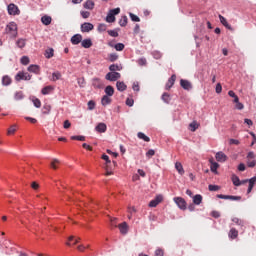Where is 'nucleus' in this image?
Returning a JSON list of instances; mask_svg holds the SVG:
<instances>
[{"label":"nucleus","instance_id":"nucleus-1","mask_svg":"<svg viewBox=\"0 0 256 256\" xmlns=\"http://www.w3.org/2000/svg\"><path fill=\"white\" fill-rule=\"evenodd\" d=\"M121 13V8H115L109 11L106 16L107 23H115V15H119Z\"/></svg>","mask_w":256,"mask_h":256},{"label":"nucleus","instance_id":"nucleus-2","mask_svg":"<svg viewBox=\"0 0 256 256\" xmlns=\"http://www.w3.org/2000/svg\"><path fill=\"white\" fill-rule=\"evenodd\" d=\"M6 33L11 35V37H17V24L15 22H10L6 26Z\"/></svg>","mask_w":256,"mask_h":256},{"label":"nucleus","instance_id":"nucleus-3","mask_svg":"<svg viewBox=\"0 0 256 256\" xmlns=\"http://www.w3.org/2000/svg\"><path fill=\"white\" fill-rule=\"evenodd\" d=\"M174 202L176 203V205H178L179 209H182V211H185V209H187V202L185 201V199L181 197H175Z\"/></svg>","mask_w":256,"mask_h":256},{"label":"nucleus","instance_id":"nucleus-4","mask_svg":"<svg viewBox=\"0 0 256 256\" xmlns=\"http://www.w3.org/2000/svg\"><path fill=\"white\" fill-rule=\"evenodd\" d=\"M105 79L107 81H117V79H121V73L119 72H109L106 74Z\"/></svg>","mask_w":256,"mask_h":256},{"label":"nucleus","instance_id":"nucleus-5","mask_svg":"<svg viewBox=\"0 0 256 256\" xmlns=\"http://www.w3.org/2000/svg\"><path fill=\"white\" fill-rule=\"evenodd\" d=\"M15 79L16 81H31V75L29 73L18 72Z\"/></svg>","mask_w":256,"mask_h":256},{"label":"nucleus","instance_id":"nucleus-6","mask_svg":"<svg viewBox=\"0 0 256 256\" xmlns=\"http://www.w3.org/2000/svg\"><path fill=\"white\" fill-rule=\"evenodd\" d=\"M8 13L10 15H20L21 14V10H19V7H17V5L9 4L8 5Z\"/></svg>","mask_w":256,"mask_h":256},{"label":"nucleus","instance_id":"nucleus-7","mask_svg":"<svg viewBox=\"0 0 256 256\" xmlns=\"http://www.w3.org/2000/svg\"><path fill=\"white\" fill-rule=\"evenodd\" d=\"M93 29H95V26H93L92 23L85 22L81 25L82 33H89V31H93Z\"/></svg>","mask_w":256,"mask_h":256},{"label":"nucleus","instance_id":"nucleus-8","mask_svg":"<svg viewBox=\"0 0 256 256\" xmlns=\"http://www.w3.org/2000/svg\"><path fill=\"white\" fill-rule=\"evenodd\" d=\"M180 85L182 89H185L186 91H190V89H193V85L188 80H180Z\"/></svg>","mask_w":256,"mask_h":256},{"label":"nucleus","instance_id":"nucleus-9","mask_svg":"<svg viewBox=\"0 0 256 256\" xmlns=\"http://www.w3.org/2000/svg\"><path fill=\"white\" fill-rule=\"evenodd\" d=\"M82 41H83V36L81 34H75L71 38L72 45H79V43H82Z\"/></svg>","mask_w":256,"mask_h":256},{"label":"nucleus","instance_id":"nucleus-10","mask_svg":"<svg viewBox=\"0 0 256 256\" xmlns=\"http://www.w3.org/2000/svg\"><path fill=\"white\" fill-rule=\"evenodd\" d=\"M177 79V76L175 74H173L167 81L166 83V90L169 91V89H171V87H173V85H175V81Z\"/></svg>","mask_w":256,"mask_h":256},{"label":"nucleus","instance_id":"nucleus-11","mask_svg":"<svg viewBox=\"0 0 256 256\" xmlns=\"http://www.w3.org/2000/svg\"><path fill=\"white\" fill-rule=\"evenodd\" d=\"M228 157L226 156L225 153L223 152H217L216 153V161H218V163H225V161H227Z\"/></svg>","mask_w":256,"mask_h":256},{"label":"nucleus","instance_id":"nucleus-12","mask_svg":"<svg viewBox=\"0 0 256 256\" xmlns=\"http://www.w3.org/2000/svg\"><path fill=\"white\" fill-rule=\"evenodd\" d=\"M119 231L122 235H127L129 231V226L127 225V222H123L118 225Z\"/></svg>","mask_w":256,"mask_h":256},{"label":"nucleus","instance_id":"nucleus-13","mask_svg":"<svg viewBox=\"0 0 256 256\" xmlns=\"http://www.w3.org/2000/svg\"><path fill=\"white\" fill-rule=\"evenodd\" d=\"M161 201H163V196L158 195L155 197V199L150 201L149 207H157V205H159V203H161Z\"/></svg>","mask_w":256,"mask_h":256},{"label":"nucleus","instance_id":"nucleus-14","mask_svg":"<svg viewBox=\"0 0 256 256\" xmlns=\"http://www.w3.org/2000/svg\"><path fill=\"white\" fill-rule=\"evenodd\" d=\"M28 71L30 73H35L36 75H39V73H41V68L39 67V65L32 64L28 67Z\"/></svg>","mask_w":256,"mask_h":256},{"label":"nucleus","instance_id":"nucleus-15","mask_svg":"<svg viewBox=\"0 0 256 256\" xmlns=\"http://www.w3.org/2000/svg\"><path fill=\"white\" fill-rule=\"evenodd\" d=\"M219 20H220V23H222V25L226 27V29H228L229 31H233V27L230 26L229 22H227V19L225 17H223L222 15H219Z\"/></svg>","mask_w":256,"mask_h":256},{"label":"nucleus","instance_id":"nucleus-16","mask_svg":"<svg viewBox=\"0 0 256 256\" xmlns=\"http://www.w3.org/2000/svg\"><path fill=\"white\" fill-rule=\"evenodd\" d=\"M95 130L97 133H105L107 131V124L101 122L95 127Z\"/></svg>","mask_w":256,"mask_h":256},{"label":"nucleus","instance_id":"nucleus-17","mask_svg":"<svg viewBox=\"0 0 256 256\" xmlns=\"http://www.w3.org/2000/svg\"><path fill=\"white\" fill-rule=\"evenodd\" d=\"M81 46L84 48V49H89L91 47H93V41H91V39H84L82 40L81 42Z\"/></svg>","mask_w":256,"mask_h":256},{"label":"nucleus","instance_id":"nucleus-18","mask_svg":"<svg viewBox=\"0 0 256 256\" xmlns=\"http://www.w3.org/2000/svg\"><path fill=\"white\" fill-rule=\"evenodd\" d=\"M228 237L230 239H237V237H239V231L235 228H231L228 233Z\"/></svg>","mask_w":256,"mask_h":256},{"label":"nucleus","instance_id":"nucleus-19","mask_svg":"<svg viewBox=\"0 0 256 256\" xmlns=\"http://www.w3.org/2000/svg\"><path fill=\"white\" fill-rule=\"evenodd\" d=\"M84 9H89L90 11H93V9H95V2H93L92 0H87L84 4H83Z\"/></svg>","mask_w":256,"mask_h":256},{"label":"nucleus","instance_id":"nucleus-20","mask_svg":"<svg viewBox=\"0 0 256 256\" xmlns=\"http://www.w3.org/2000/svg\"><path fill=\"white\" fill-rule=\"evenodd\" d=\"M92 85L95 89H101V87H103V82H101V79L99 78H94L92 79Z\"/></svg>","mask_w":256,"mask_h":256},{"label":"nucleus","instance_id":"nucleus-21","mask_svg":"<svg viewBox=\"0 0 256 256\" xmlns=\"http://www.w3.org/2000/svg\"><path fill=\"white\" fill-rule=\"evenodd\" d=\"M51 21H53L51 16L45 15L41 17V23H43V25H51Z\"/></svg>","mask_w":256,"mask_h":256},{"label":"nucleus","instance_id":"nucleus-22","mask_svg":"<svg viewBox=\"0 0 256 256\" xmlns=\"http://www.w3.org/2000/svg\"><path fill=\"white\" fill-rule=\"evenodd\" d=\"M248 182H249V187H248L247 193H251V191H253V187H255L256 177H252L251 179L248 180Z\"/></svg>","mask_w":256,"mask_h":256},{"label":"nucleus","instance_id":"nucleus-23","mask_svg":"<svg viewBox=\"0 0 256 256\" xmlns=\"http://www.w3.org/2000/svg\"><path fill=\"white\" fill-rule=\"evenodd\" d=\"M44 55L46 59H51L55 55V50H53V48H48L46 49Z\"/></svg>","mask_w":256,"mask_h":256},{"label":"nucleus","instance_id":"nucleus-24","mask_svg":"<svg viewBox=\"0 0 256 256\" xmlns=\"http://www.w3.org/2000/svg\"><path fill=\"white\" fill-rule=\"evenodd\" d=\"M175 169L178 171L179 175L185 174V170L183 169V165L181 164V162L175 163Z\"/></svg>","mask_w":256,"mask_h":256},{"label":"nucleus","instance_id":"nucleus-25","mask_svg":"<svg viewBox=\"0 0 256 256\" xmlns=\"http://www.w3.org/2000/svg\"><path fill=\"white\" fill-rule=\"evenodd\" d=\"M193 203L194 205H199L200 203H203V196L201 194H197L193 197Z\"/></svg>","mask_w":256,"mask_h":256},{"label":"nucleus","instance_id":"nucleus-26","mask_svg":"<svg viewBox=\"0 0 256 256\" xmlns=\"http://www.w3.org/2000/svg\"><path fill=\"white\" fill-rule=\"evenodd\" d=\"M16 45H17V47H19V49H23L25 47V45H27V40L20 38L16 41Z\"/></svg>","mask_w":256,"mask_h":256},{"label":"nucleus","instance_id":"nucleus-27","mask_svg":"<svg viewBox=\"0 0 256 256\" xmlns=\"http://www.w3.org/2000/svg\"><path fill=\"white\" fill-rule=\"evenodd\" d=\"M105 93L108 97H113V95L115 94V89L113 88V86H107L105 88Z\"/></svg>","mask_w":256,"mask_h":256},{"label":"nucleus","instance_id":"nucleus-28","mask_svg":"<svg viewBox=\"0 0 256 256\" xmlns=\"http://www.w3.org/2000/svg\"><path fill=\"white\" fill-rule=\"evenodd\" d=\"M137 137L138 139H142L146 143H149V141H151V138H149V136L145 135V133L143 132H138Z\"/></svg>","mask_w":256,"mask_h":256},{"label":"nucleus","instance_id":"nucleus-29","mask_svg":"<svg viewBox=\"0 0 256 256\" xmlns=\"http://www.w3.org/2000/svg\"><path fill=\"white\" fill-rule=\"evenodd\" d=\"M233 223H235V225H238L239 227H245V221L242 219H239L237 217L232 218Z\"/></svg>","mask_w":256,"mask_h":256},{"label":"nucleus","instance_id":"nucleus-30","mask_svg":"<svg viewBox=\"0 0 256 256\" xmlns=\"http://www.w3.org/2000/svg\"><path fill=\"white\" fill-rule=\"evenodd\" d=\"M12 83L11 77H9L8 75L3 76L2 78V85H4L5 87L9 86Z\"/></svg>","mask_w":256,"mask_h":256},{"label":"nucleus","instance_id":"nucleus-31","mask_svg":"<svg viewBox=\"0 0 256 256\" xmlns=\"http://www.w3.org/2000/svg\"><path fill=\"white\" fill-rule=\"evenodd\" d=\"M232 183L235 185V187H239L241 185V180L239 179V176L237 175H232Z\"/></svg>","mask_w":256,"mask_h":256},{"label":"nucleus","instance_id":"nucleus-32","mask_svg":"<svg viewBox=\"0 0 256 256\" xmlns=\"http://www.w3.org/2000/svg\"><path fill=\"white\" fill-rule=\"evenodd\" d=\"M101 104L106 107V105H110L111 104V99L109 98V96L105 95L102 97L101 100Z\"/></svg>","mask_w":256,"mask_h":256},{"label":"nucleus","instance_id":"nucleus-33","mask_svg":"<svg viewBox=\"0 0 256 256\" xmlns=\"http://www.w3.org/2000/svg\"><path fill=\"white\" fill-rule=\"evenodd\" d=\"M43 115H49L51 113V105L45 104L42 108Z\"/></svg>","mask_w":256,"mask_h":256},{"label":"nucleus","instance_id":"nucleus-34","mask_svg":"<svg viewBox=\"0 0 256 256\" xmlns=\"http://www.w3.org/2000/svg\"><path fill=\"white\" fill-rule=\"evenodd\" d=\"M189 127L192 133H195V131L199 129V123H197V121H193L192 123H190Z\"/></svg>","mask_w":256,"mask_h":256},{"label":"nucleus","instance_id":"nucleus-35","mask_svg":"<svg viewBox=\"0 0 256 256\" xmlns=\"http://www.w3.org/2000/svg\"><path fill=\"white\" fill-rule=\"evenodd\" d=\"M53 91V86H46L41 90L42 95H49Z\"/></svg>","mask_w":256,"mask_h":256},{"label":"nucleus","instance_id":"nucleus-36","mask_svg":"<svg viewBox=\"0 0 256 256\" xmlns=\"http://www.w3.org/2000/svg\"><path fill=\"white\" fill-rule=\"evenodd\" d=\"M116 87L119 91H125L127 89L125 82H117Z\"/></svg>","mask_w":256,"mask_h":256},{"label":"nucleus","instance_id":"nucleus-37","mask_svg":"<svg viewBox=\"0 0 256 256\" xmlns=\"http://www.w3.org/2000/svg\"><path fill=\"white\" fill-rule=\"evenodd\" d=\"M127 16H122V18L119 20L120 27H127Z\"/></svg>","mask_w":256,"mask_h":256},{"label":"nucleus","instance_id":"nucleus-38","mask_svg":"<svg viewBox=\"0 0 256 256\" xmlns=\"http://www.w3.org/2000/svg\"><path fill=\"white\" fill-rule=\"evenodd\" d=\"M217 169H219V164L217 162H212L210 166L212 173L217 174Z\"/></svg>","mask_w":256,"mask_h":256},{"label":"nucleus","instance_id":"nucleus-39","mask_svg":"<svg viewBox=\"0 0 256 256\" xmlns=\"http://www.w3.org/2000/svg\"><path fill=\"white\" fill-rule=\"evenodd\" d=\"M110 71H112V73H115V71H121V66L117 65V64H112L109 66Z\"/></svg>","mask_w":256,"mask_h":256},{"label":"nucleus","instance_id":"nucleus-40","mask_svg":"<svg viewBox=\"0 0 256 256\" xmlns=\"http://www.w3.org/2000/svg\"><path fill=\"white\" fill-rule=\"evenodd\" d=\"M162 101H164V103H169L171 101V96L169 95V93L165 92L162 95Z\"/></svg>","mask_w":256,"mask_h":256},{"label":"nucleus","instance_id":"nucleus-41","mask_svg":"<svg viewBox=\"0 0 256 256\" xmlns=\"http://www.w3.org/2000/svg\"><path fill=\"white\" fill-rule=\"evenodd\" d=\"M118 59H119V55L115 53L109 54V61L111 63H115V61H117Z\"/></svg>","mask_w":256,"mask_h":256},{"label":"nucleus","instance_id":"nucleus-42","mask_svg":"<svg viewBox=\"0 0 256 256\" xmlns=\"http://www.w3.org/2000/svg\"><path fill=\"white\" fill-rule=\"evenodd\" d=\"M17 131V125H12L7 131V135H13Z\"/></svg>","mask_w":256,"mask_h":256},{"label":"nucleus","instance_id":"nucleus-43","mask_svg":"<svg viewBox=\"0 0 256 256\" xmlns=\"http://www.w3.org/2000/svg\"><path fill=\"white\" fill-rule=\"evenodd\" d=\"M129 16H130L131 21H134L135 23H139V21H141L139 16H137V15H135L133 13H130Z\"/></svg>","mask_w":256,"mask_h":256},{"label":"nucleus","instance_id":"nucleus-44","mask_svg":"<svg viewBox=\"0 0 256 256\" xmlns=\"http://www.w3.org/2000/svg\"><path fill=\"white\" fill-rule=\"evenodd\" d=\"M59 79H61V74L60 72H54L52 74V81H59Z\"/></svg>","mask_w":256,"mask_h":256},{"label":"nucleus","instance_id":"nucleus-45","mask_svg":"<svg viewBox=\"0 0 256 256\" xmlns=\"http://www.w3.org/2000/svg\"><path fill=\"white\" fill-rule=\"evenodd\" d=\"M115 50L116 51H123V49H125V44L123 43H117L115 46H114Z\"/></svg>","mask_w":256,"mask_h":256},{"label":"nucleus","instance_id":"nucleus-46","mask_svg":"<svg viewBox=\"0 0 256 256\" xmlns=\"http://www.w3.org/2000/svg\"><path fill=\"white\" fill-rule=\"evenodd\" d=\"M138 65H140V67H145V65H147V59L145 58H140L137 61Z\"/></svg>","mask_w":256,"mask_h":256},{"label":"nucleus","instance_id":"nucleus-47","mask_svg":"<svg viewBox=\"0 0 256 256\" xmlns=\"http://www.w3.org/2000/svg\"><path fill=\"white\" fill-rule=\"evenodd\" d=\"M235 109H238V111H243V109H245V105H243L241 102H236Z\"/></svg>","mask_w":256,"mask_h":256},{"label":"nucleus","instance_id":"nucleus-48","mask_svg":"<svg viewBox=\"0 0 256 256\" xmlns=\"http://www.w3.org/2000/svg\"><path fill=\"white\" fill-rule=\"evenodd\" d=\"M98 31L100 33H103V31H107V24H99L98 25Z\"/></svg>","mask_w":256,"mask_h":256},{"label":"nucleus","instance_id":"nucleus-49","mask_svg":"<svg viewBox=\"0 0 256 256\" xmlns=\"http://www.w3.org/2000/svg\"><path fill=\"white\" fill-rule=\"evenodd\" d=\"M208 189H209V191H219V189H221V187L217 186V185L210 184L208 186Z\"/></svg>","mask_w":256,"mask_h":256},{"label":"nucleus","instance_id":"nucleus-50","mask_svg":"<svg viewBox=\"0 0 256 256\" xmlns=\"http://www.w3.org/2000/svg\"><path fill=\"white\" fill-rule=\"evenodd\" d=\"M81 16L83 19H89V17H91V13L89 11H81Z\"/></svg>","mask_w":256,"mask_h":256},{"label":"nucleus","instance_id":"nucleus-51","mask_svg":"<svg viewBox=\"0 0 256 256\" xmlns=\"http://www.w3.org/2000/svg\"><path fill=\"white\" fill-rule=\"evenodd\" d=\"M77 83H78L79 87H81V88L85 87V78H78Z\"/></svg>","mask_w":256,"mask_h":256},{"label":"nucleus","instance_id":"nucleus-52","mask_svg":"<svg viewBox=\"0 0 256 256\" xmlns=\"http://www.w3.org/2000/svg\"><path fill=\"white\" fill-rule=\"evenodd\" d=\"M72 141H85V136H72Z\"/></svg>","mask_w":256,"mask_h":256},{"label":"nucleus","instance_id":"nucleus-53","mask_svg":"<svg viewBox=\"0 0 256 256\" xmlns=\"http://www.w3.org/2000/svg\"><path fill=\"white\" fill-rule=\"evenodd\" d=\"M155 155V150L150 149L146 152V157H148V159H151V157H153Z\"/></svg>","mask_w":256,"mask_h":256},{"label":"nucleus","instance_id":"nucleus-54","mask_svg":"<svg viewBox=\"0 0 256 256\" xmlns=\"http://www.w3.org/2000/svg\"><path fill=\"white\" fill-rule=\"evenodd\" d=\"M108 35H110V37H119V33L115 30H108Z\"/></svg>","mask_w":256,"mask_h":256},{"label":"nucleus","instance_id":"nucleus-55","mask_svg":"<svg viewBox=\"0 0 256 256\" xmlns=\"http://www.w3.org/2000/svg\"><path fill=\"white\" fill-rule=\"evenodd\" d=\"M256 161L253 159H247V166L248 167H255Z\"/></svg>","mask_w":256,"mask_h":256},{"label":"nucleus","instance_id":"nucleus-56","mask_svg":"<svg viewBox=\"0 0 256 256\" xmlns=\"http://www.w3.org/2000/svg\"><path fill=\"white\" fill-rule=\"evenodd\" d=\"M21 63H22V65H29V57L23 56L21 58Z\"/></svg>","mask_w":256,"mask_h":256},{"label":"nucleus","instance_id":"nucleus-57","mask_svg":"<svg viewBox=\"0 0 256 256\" xmlns=\"http://www.w3.org/2000/svg\"><path fill=\"white\" fill-rule=\"evenodd\" d=\"M88 109H89L90 111H93V109H95V101L90 100V101L88 102Z\"/></svg>","mask_w":256,"mask_h":256},{"label":"nucleus","instance_id":"nucleus-58","mask_svg":"<svg viewBox=\"0 0 256 256\" xmlns=\"http://www.w3.org/2000/svg\"><path fill=\"white\" fill-rule=\"evenodd\" d=\"M33 103H34V107H37V109L41 107V100H39L38 98L34 99Z\"/></svg>","mask_w":256,"mask_h":256},{"label":"nucleus","instance_id":"nucleus-59","mask_svg":"<svg viewBox=\"0 0 256 256\" xmlns=\"http://www.w3.org/2000/svg\"><path fill=\"white\" fill-rule=\"evenodd\" d=\"M228 199L230 201H241V196H231V195H229Z\"/></svg>","mask_w":256,"mask_h":256},{"label":"nucleus","instance_id":"nucleus-60","mask_svg":"<svg viewBox=\"0 0 256 256\" xmlns=\"http://www.w3.org/2000/svg\"><path fill=\"white\" fill-rule=\"evenodd\" d=\"M57 165H59V160H58V159H54V160L51 162V167H52V169H57Z\"/></svg>","mask_w":256,"mask_h":256},{"label":"nucleus","instance_id":"nucleus-61","mask_svg":"<svg viewBox=\"0 0 256 256\" xmlns=\"http://www.w3.org/2000/svg\"><path fill=\"white\" fill-rule=\"evenodd\" d=\"M134 103H135V101H134L133 99L127 98V100H126V105H127L128 107H133Z\"/></svg>","mask_w":256,"mask_h":256},{"label":"nucleus","instance_id":"nucleus-62","mask_svg":"<svg viewBox=\"0 0 256 256\" xmlns=\"http://www.w3.org/2000/svg\"><path fill=\"white\" fill-rule=\"evenodd\" d=\"M133 91L139 92V82H134L132 86Z\"/></svg>","mask_w":256,"mask_h":256},{"label":"nucleus","instance_id":"nucleus-63","mask_svg":"<svg viewBox=\"0 0 256 256\" xmlns=\"http://www.w3.org/2000/svg\"><path fill=\"white\" fill-rule=\"evenodd\" d=\"M221 91H223V86H221V83H218L216 85V93H221Z\"/></svg>","mask_w":256,"mask_h":256},{"label":"nucleus","instance_id":"nucleus-64","mask_svg":"<svg viewBox=\"0 0 256 256\" xmlns=\"http://www.w3.org/2000/svg\"><path fill=\"white\" fill-rule=\"evenodd\" d=\"M163 255H164V252H163L162 249H157V250L155 251V256H163Z\"/></svg>","mask_w":256,"mask_h":256}]
</instances>
